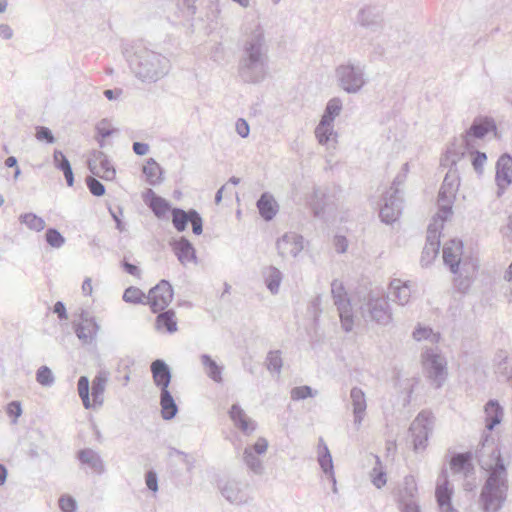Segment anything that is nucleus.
Instances as JSON below:
<instances>
[{"label":"nucleus","instance_id":"obj_1","mask_svg":"<svg viewBox=\"0 0 512 512\" xmlns=\"http://www.w3.org/2000/svg\"><path fill=\"white\" fill-rule=\"evenodd\" d=\"M475 456L487 476L481 488L479 503L483 512H499L508 496V470L501 454L500 444L491 434L482 437Z\"/></svg>","mask_w":512,"mask_h":512},{"label":"nucleus","instance_id":"obj_2","mask_svg":"<svg viewBox=\"0 0 512 512\" xmlns=\"http://www.w3.org/2000/svg\"><path fill=\"white\" fill-rule=\"evenodd\" d=\"M265 42L264 30L257 24L243 45V53L238 63V74L243 82L257 84L266 78L268 56Z\"/></svg>","mask_w":512,"mask_h":512},{"label":"nucleus","instance_id":"obj_3","mask_svg":"<svg viewBox=\"0 0 512 512\" xmlns=\"http://www.w3.org/2000/svg\"><path fill=\"white\" fill-rule=\"evenodd\" d=\"M131 72L142 82L155 83L170 69V61L160 53L145 47H137L133 54L127 57Z\"/></svg>","mask_w":512,"mask_h":512},{"label":"nucleus","instance_id":"obj_4","mask_svg":"<svg viewBox=\"0 0 512 512\" xmlns=\"http://www.w3.org/2000/svg\"><path fill=\"white\" fill-rule=\"evenodd\" d=\"M405 180V172H399L394 178L390 189L383 194L379 217L385 224H393L402 213L404 201L399 186L402 185Z\"/></svg>","mask_w":512,"mask_h":512},{"label":"nucleus","instance_id":"obj_5","mask_svg":"<svg viewBox=\"0 0 512 512\" xmlns=\"http://www.w3.org/2000/svg\"><path fill=\"white\" fill-rule=\"evenodd\" d=\"M338 86L348 94L359 93L367 84L365 65L348 60L335 69Z\"/></svg>","mask_w":512,"mask_h":512},{"label":"nucleus","instance_id":"obj_6","mask_svg":"<svg viewBox=\"0 0 512 512\" xmlns=\"http://www.w3.org/2000/svg\"><path fill=\"white\" fill-rule=\"evenodd\" d=\"M464 154L459 153L454 149L448 148L444 157L441 158L440 164L443 167H448L443 182L438 192V198L456 200V194L460 187V175L457 169V163L460 161Z\"/></svg>","mask_w":512,"mask_h":512},{"label":"nucleus","instance_id":"obj_7","mask_svg":"<svg viewBox=\"0 0 512 512\" xmlns=\"http://www.w3.org/2000/svg\"><path fill=\"white\" fill-rule=\"evenodd\" d=\"M464 244L460 239H451L444 244L443 261L449 268L450 272L457 275L460 267L464 272L471 271L476 273L478 270V262L472 257H463Z\"/></svg>","mask_w":512,"mask_h":512},{"label":"nucleus","instance_id":"obj_8","mask_svg":"<svg viewBox=\"0 0 512 512\" xmlns=\"http://www.w3.org/2000/svg\"><path fill=\"white\" fill-rule=\"evenodd\" d=\"M434 419L432 412L422 410L410 424L408 432L411 435L415 452L426 449L429 436L433 431Z\"/></svg>","mask_w":512,"mask_h":512},{"label":"nucleus","instance_id":"obj_9","mask_svg":"<svg viewBox=\"0 0 512 512\" xmlns=\"http://www.w3.org/2000/svg\"><path fill=\"white\" fill-rule=\"evenodd\" d=\"M331 293L334 304L339 312L341 326L345 332H350L353 329L354 320L351 302L343 283L334 279L331 283Z\"/></svg>","mask_w":512,"mask_h":512},{"label":"nucleus","instance_id":"obj_10","mask_svg":"<svg viewBox=\"0 0 512 512\" xmlns=\"http://www.w3.org/2000/svg\"><path fill=\"white\" fill-rule=\"evenodd\" d=\"M174 289L168 280H160L152 287L147 295L148 304L152 313H158L165 310L172 302Z\"/></svg>","mask_w":512,"mask_h":512},{"label":"nucleus","instance_id":"obj_11","mask_svg":"<svg viewBox=\"0 0 512 512\" xmlns=\"http://www.w3.org/2000/svg\"><path fill=\"white\" fill-rule=\"evenodd\" d=\"M424 359L427 377L432 380L436 389L441 388L447 379L446 360L432 350L425 353Z\"/></svg>","mask_w":512,"mask_h":512},{"label":"nucleus","instance_id":"obj_12","mask_svg":"<svg viewBox=\"0 0 512 512\" xmlns=\"http://www.w3.org/2000/svg\"><path fill=\"white\" fill-rule=\"evenodd\" d=\"M91 156L87 161L90 172L103 180H113L116 176V170L108 156L100 150H93Z\"/></svg>","mask_w":512,"mask_h":512},{"label":"nucleus","instance_id":"obj_13","mask_svg":"<svg viewBox=\"0 0 512 512\" xmlns=\"http://www.w3.org/2000/svg\"><path fill=\"white\" fill-rule=\"evenodd\" d=\"M490 132H493L494 136L496 138L499 137L495 120L489 116H477L473 120L469 129L466 131V134H465V137L463 140L466 149H469V145H470L468 137H473L476 139H483Z\"/></svg>","mask_w":512,"mask_h":512},{"label":"nucleus","instance_id":"obj_14","mask_svg":"<svg viewBox=\"0 0 512 512\" xmlns=\"http://www.w3.org/2000/svg\"><path fill=\"white\" fill-rule=\"evenodd\" d=\"M366 307L371 320L378 325L387 326L391 323L392 312L386 298H373L369 296Z\"/></svg>","mask_w":512,"mask_h":512},{"label":"nucleus","instance_id":"obj_15","mask_svg":"<svg viewBox=\"0 0 512 512\" xmlns=\"http://www.w3.org/2000/svg\"><path fill=\"white\" fill-rule=\"evenodd\" d=\"M303 236L296 233H285L276 242V248L279 256L282 258L290 255L297 257L303 250Z\"/></svg>","mask_w":512,"mask_h":512},{"label":"nucleus","instance_id":"obj_16","mask_svg":"<svg viewBox=\"0 0 512 512\" xmlns=\"http://www.w3.org/2000/svg\"><path fill=\"white\" fill-rule=\"evenodd\" d=\"M217 487L221 495L231 504H243L247 501L246 494L240 487V483L234 479H218Z\"/></svg>","mask_w":512,"mask_h":512},{"label":"nucleus","instance_id":"obj_17","mask_svg":"<svg viewBox=\"0 0 512 512\" xmlns=\"http://www.w3.org/2000/svg\"><path fill=\"white\" fill-rule=\"evenodd\" d=\"M81 322L75 325L76 336L85 344L91 343L99 330L95 317L89 316L88 312L82 310Z\"/></svg>","mask_w":512,"mask_h":512},{"label":"nucleus","instance_id":"obj_18","mask_svg":"<svg viewBox=\"0 0 512 512\" xmlns=\"http://www.w3.org/2000/svg\"><path fill=\"white\" fill-rule=\"evenodd\" d=\"M150 370L155 386L159 390L169 389L172 379L170 366L163 359H156L151 363Z\"/></svg>","mask_w":512,"mask_h":512},{"label":"nucleus","instance_id":"obj_19","mask_svg":"<svg viewBox=\"0 0 512 512\" xmlns=\"http://www.w3.org/2000/svg\"><path fill=\"white\" fill-rule=\"evenodd\" d=\"M174 254L182 265L189 262L197 263L196 249L193 244L184 236L170 243Z\"/></svg>","mask_w":512,"mask_h":512},{"label":"nucleus","instance_id":"obj_20","mask_svg":"<svg viewBox=\"0 0 512 512\" xmlns=\"http://www.w3.org/2000/svg\"><path fill=\"white\" fill-rule=\"evenodd\" d=\"M229 417L243 434L251 435L257 428L256 421L249 418L239 404H233L229 410Z\"/></svg>","mask_w":512,"mask_h":512},{"label":"nucleus","instance_id":"obj_21","mask_svg":"<svg viewBox=\"0 0 512 512\" xmlns=\"http://www.w3.org/2000/svg\"><path fill=\"white\" fill-rule=\"evenodd\" d=\"M143 201L159 219L164 218L167 212L173 209L168 200L157 195L152 189H147L143 193Z\"/></svg>","mask_w":512,"mask_h":512},{"label":"nucleus","instance_id":"obj_22","mask_svg":"<svg viewBox=\"0 0 512 512\" xmlns=\"http://www.w3.org/2000/svg\"><path fill=\"white\" fill-rule=\"evenodd\" d=\"M76 458L82 465L89 467L94 473L102 475L106 469L100 454L91 448H83L76 453Z\"/></svg>","mask_w":512,"mask_h":512},{"label":"nucleus","instance_id":"obj_23","mask_svg":"<svg viewBox=\"0 0 512 512\" xmlns=\"http://www.w3.org/2000/svg\"><path fill=\"white\" fill-rule=\"evenodd\" d=\"M472 452L454 453L449 461L450 468L454 474L462 473L469 477L474 473Z\"/></svg>","mask_w":512,"mask_h":512},{"label":"nucleus","instance_id":"obj_24","mask_svg":"<svg viewBox=\"0 0 512 512\" xmlns=\"http://www.w3.org/2000/svg\"><path fill=\"white\" fill-rule=\"evenodd\" d=\"M453 488L450 487L447 469L443 467L438 476L435 498L438 507L452 503Z\"/></svg>","mask_w":512,"mask_h":512},{"label":"nucleus","instance_id":"obj_25","mask_svg":"<svg viewBox=\"0 0 512 512\" xmlns=\"http://www.w3.org/2000/svg\"><path fill=\"white\" fill-rule=\"evenodd\" d=\"M261 218L267 222L274 219L279 210V205L274 196L269 192H263L256 202Z\"/></svg>","mask_w":512,"mask_h":512},{"label":"nucleus","instance_id":"obj_26","mask_svg":"<svg viewBox=\"0 0 512 512\" xmlns=\"http://www.w3.org/2000/svg\"><path fill=\"white\" fill-rule=\"evenodd\" d=\"M485 428L493 431L494 428L502 422L504 411L499 401L490 399L484 406Z\"/></svg>","mask_w":512,"mask_h":512},{"label":"nucleus","instance_id":"obj_27","mask_svg":"<svg viewBox=\"0 0 512 512\" xmlns=\"http://www.w3.org/2000/svg\"><path fill=\"white\" fill-rule=\"evenodd\" d=\"M418 492L417 483L412 475H407L403 480V487L400 488L395 496L397 505L406 503H415Z\"/></svg>","mask_w":512,"mask_h":512},{"label":"nucleus","instance_id":"obj_28","mask_svg":"<svg viewBox=\"0 0 512 512\" xmlns=\"http://www.w3.org/2000/svg\"><path fill=\"white\" fill-rule=\"evenodd\" d=\"M350 398L353 405L354 424L361 425L365 411H366V398L363 390L359 387H353L350 391Z\"/></svg>","mask_w":512,"mask_h":512},{"label":"nucleus","instance_id":"obj_29","mask_svg":"<svg viewBox=\"0 0 512 512\" xmlns=\"http://www.w3.org/2000/svg\"><path fill=\"white\" fill-rule=\"evenodd\" d=\"M161 416L164 420H172L177 415L179 408L169 389L160 390Z\"/></svg>","mask_w":512,"mask_h":512},{"label":"nucleus","instance_id":"obj_30","mask_svg":"<svg viewBox=\"0 0 512 512\" xmlns=\"http://www.w3.org/2000/svg\"><path fill=\"white\" fill-rule=\"evenodd\" d=\"M495 169V182H512V155L502 154L496 162Z\"/></svg>","mask_w":512,"mask_h":512},{"label":"nucleus","instance_id":"obj_31","mask_svg":"<svg viewBox=\"0 0 512 512\" xmlns=\"http://www.w3.org/2000/svg\"><path fill=\"white\" fill-rule=\"evenodd\" d=\"M266 288L275 295L279 292L280 284L283 280L282 272L275 266H268L262 272Z\"/></svg>","mask_w":512,"mask_h":512},{"label":"nucleus","instance_id":"obj_32","mask_svg":"<svg viewBox=\"0 0 512 512\" xmlns=\"http://www.w3.org/2000/svg\"><path fill=\"white\" fill-rule=\"evenodd\" d=\"M158 330H166L169 334L177 331V321L175 318V311L173 309H165L158 312L155 321Z\"/></svg>","mask_w":512,"mask_h":512},{"label":"nucleus","instance_id":"obj_33","mask_svg":"<svg viewBox=\"0 0 512 512\" xmlns=\"http://www.w3.org/2000/svg\"><path fill=\"white\" fill-rule=\"evenodd\" d=\"M142 173L146 177V182L152 186L158 185L163 181V170L154 158H148L146 164L142 167Z\"/></svg>","mask_w":512,"mask_h":512},{"label":"nucleus","instance_id":"obj_34","mask_svg":"<svg viewBox=\"0 0 512 512\" xmlns=\"http://www.w3.org/2000/svg\"><path fill=\"white\" fill-rule=\"evenodd\" d=\"M343 104L342 100L338 97L330 99L325 107L324 113L321 116V121L324 125H333L335 118L340 114Z\"/></svg>","mask_w":512,"mask_h":512},{"label":"nucleus","instance_id":"obj_35","mask_svg":"<svg viewBox=\"0 0 512 512\" xmlns=\"http://www.w3.org/2000/svg\"><path fill=\"white\" fill-rule=\"evenodd\" d=\"M318 463L323 473L331 479L334 491H336V478L334 475L333 460L327 445L324 443L323 452H321L318 457Z\"/></svg>","mask_w":512,"mask_h":512},{"label":"nucleus","instance_id":"obj_36","mask_svg":"<svg viewBox=\"0 0 512 512\" xmlns=\"http://www.w3.org/2000/svg\"><path fill=\"white\" fill-rule=\"evenodd\" d=\"M357 21L361 26L368 28L380 25L381 19L375 8L367 6L360 9Z\"/></svg>","mask_w":512,"mask_h":512},{"label":"nucleus","instance_id":"obj_37","mask_svg":"<svg viewBox=\"0 0 512 512\" xmlns=\"http://www.w3.org/2000/svg\"><path fill=\"white\" fill-rule=\"evenodd\" d=\"M201 363L204 366L206 374L210 379H212L216 383H221L223 381V367L218 365L216 361L211 358L210 355L202 354Z\"/></svg>","mask_w":512,"mask_h":512},{"label":"nucleus","instance_id":"obj_38","mask_svg":"<svg viewBox=\"0 0 512 512\" xmlns=\"http://www.w3.org/2000/svg\"><path fill=\"white\" fill-rule=\"evenodd\" d=\"M107 377L101 373L97 374L92 380L91 395L95 405L103 404V393Z\"/></svg>","mask_w":512,"mask_h":512},{"label":"nucleus","instance_id":"obj_39","mask_svg":"<svg viewBox=\"0 0 512 512\" xmlns=\"http://www.w3.org/2000/svg\"><path fill=\"white\" fill-rule=\"evenodd\" d=\"M391 290L392 295L400 305H405L408 303L411 296V291L407 284H400V280H393L391 282Z\"/></svg>","mask_w":512,"mask_h":512},{"label":"nucleus","instance_id":"obj_40","mask_svg":"<svg viewBox=\"0 0 512 512\" xmlns=\"http://www.w3.org/2000/svg\"><path fill=\"white\" fill-rule=\"evenodd\" d=\"M171 214L174 228L178 232L185 231L190 219L189 210L185 211L182 208L176 207L171 210Z\"/></svg>","mask_w":512,"mask_h":512},{"label":"nucleus","instance_id":"obj_41","mask_svg":"<svg viewBox=\"0 0 512 512\" xmlns=\"http://www.w3.org/2000/svg\"><path fill=\"white\" fill-rule=\"evenodd\" d=\"M19 221L25 224L30 230L40 232L45 228V221L43 218L37 216L35 213L29 212L19 216Z\"/></svg>","mask_w":512,"mask_h":512},{"label":"nucleus","instance_id":"obj_42","mask_svg":"<svg viewBox=\"0 0 512 512\" xmlns=\"http://www.w3.org/2000/svg\"><path fill=\"white\" fill-rule=\"evenodd\" d=\"M475 273H472L471 271L464 272L462 270V267H460V270L457 275H454V287L458 292L465 293L468 291V289L471 286L472 283V276Z\"/></svg>","mask_w":512,"mask_h":512},{"label":"nucleus","instance_id":"obj_43","mask_svg":"<svg viewBox=\"0 0 512 512\" xmlns=\"http://www.w3.org/2000/svg\"><path fill=\"white\" fill-rule=\"evenodd\" d=\"M147 298L143 291L135 286H130L124 290L122 299L126 303L131 304H145L144 299Z\"/></svg>","mask_w":512,"mask_h":512},{"label":"nucleus","instance_id":"obj_44","mask_svg":"<svg viewBox=\"0 0 512 512\" xmlns=\"http://www.w3.org/2000/svg\"><path fill=\"white\" fill-rule=\"evenodd\" d=\"M243 460L247 467L255 474L263 472V465L261 460L251 451V448L246 447L243 453Z\"/></svg>","mask_w":512,"mask_h":512},{"label":"nucleus","instance_id":"obj_45","mask_svg":"<svg viewBox=\"0 0 512 512\" xmlns=\"http://www.w3.org/2000/svg\"><path fill=\"white\" fill-rule=\"evenodd\" d=\"M265 364L268 371L279 374L283 365L281 352L279 350L269 351L266 356Z\"/></svg>","mask_w":512,"mask_h":512},{"label":"nucleus","instance_id":"obj_46","mask_svg":"<svg viewBox=\"0 0 512 512\" xmlns=\"http://www.w3.org/2000/svg\"><path fill=\"white\" fill-rule=\"evenodd\" d=\"M337 137V133L333 129V125H324L323 121L320 120L319 124L315 128V136L321 145L327 144L331 136Z\"/></svg>","mask_w":512,"mask_h":512},{"label":"nucleus","instance_id":"obj_47","mask_svg":"<svg viewBox=\"0 0 512 512\" xmlns=\"http://www.w3.org/2000/svg\"><path fill=\"white\" fill-rule=\"evenodd\" d=\"M78 394L86 409L92 407L89 396V379L87 376H80L77 383Z\"/></svg>","mask_w":512,"mask_h":512},{"label":"nucleus","instance_id":"obj_48","mask_svg":"<svg viewBox=\"0 0 512 512\" xmlns=\"http://www.w3.org/2000/svg\"><path fill=\"white\" fill-rule=\"evenodd\" d=\"M317 394L318 391L312 389L308 385L296 386L290 391V397L293 401H300L308 397H315Z\"/></svg>","mask_w":512,"mask_h":512},{"label":"nucleus","instance_id":"obj_49","mask_svg":"<svg viewBox=\"0 0 512 512\" xmlns=\"http://www.w3.org/2000/svg\"><path fill=\"white\" fill-rule=\"evenodd\" d=\"M107 209H108V212H109L111 218L115 222V228L119 232L126 231L127 225L122 219L123 218V208L120 205H116V206L108 205Z\"/></svg>","mask_w":512,"mask_h":512},{"label":"nucleus","instance_id":"obj_50","mask_svg":"<svg viewBox=\"0 0 512 512\" xmlns=\"http://www.w3.org/2000/svg\"><path fill=\"white\" fill-rule=\"evenodd\" d=\"M36 381L45 387H50L55 382V377L48 366H41L36 371Z\"/></svg>","mask_w":512,"mask_h":512},{"label":"nucleus","instance_id":"obj_51","mask_svg":"<svg viewBox=\"0 0 512 512\" xmlns=\"http://www.w3.org/2000/svg\"><path fill=\"white\" fill-rule=\"evenodd\" d=\"M45 240L53 248H60L65 243L64 236L56 228H48L45 232Z\"/></svg>","mask_w":512,"mask_h":512},{"label":"nucleus","instance_id":"obj_52","mask_svg":"<svg viewBox=\"0 0 512 512\" xmlns=\"http://www.w3.org/2000/svg\"><path fill=\"white\" fill-rule=\"evenodd\" d=\"M455 201L451 199H440L437 197V205H438V217L444 222L447 221L448 218L453 213V204Z\"/></svg>","mask_w":512,"mask_h":512},{"label":"nucleus","instance_id":"obj_53","mask_svg":"<svg viewBox=\"0 0 512 512\" xmlns=\"http://www.w3.org/2000/svg\"><path fill=\"white\" fill-rule=\"evenodd\" d=\"M441 230L435 223H430L427 228L426 243L432 247L440 249Z\"/></svg>","mask_w":512,"mask_h":512},{"label":"nucleus","instance_id":"obj_54","mask_svg":"<svg viewBox=\"0 0 512 512\" xmlns=\"http://www.w3.org/2000/svg\"><path fill=\"white\" fill-rule=\"evenodd\" d=\"M85 183L93 196L101 197L105 195L106 188L102 182L96 179L93 176H87L85 178Z\"/></svg>","mask_w":512,"mask_h":512},{"label":"nucleus","instance_id":"obj_55","mask_svg":"<svg viewBox=\"0 0 512 512\" xmlns=\"http://www.w3.org/2000/svg\"><path fill=\"white\" fill-rule=\"evenodd\" d=\"M439 250L440 249H437L428 244H425V246L422 250L421 258H420V263H421L422 267L429 266L434 261L436 256L438 255Z\"/></svg>","mask_w":512,"mask_h":512},{"label":"nucleus","instance_id":"obj_56","mask_svg":"<svg viewBox=\"0 0 512 512\" xmlns=\"http://www.w3.org/2000/svg\"><path fill=\"white\" fill-rule=\"evenodd\" d=\"M35 137L38 141L46 144H53L56 141L52 131L46 126H36Z\"/></svg>","mask_w":512,"mask_h":512},{"label":"nucleus","instance_id":"obj_57","mask_svg":"<svg viewBox=\"0 0 512 512\" xmlns=\"http://www.w3.org/2000/svg\"><path fill=\"white\" fill-rule=\"evenodd\" d=\"M471 163L475 170V172L479 175L483 173V166L485 162L487 161V155L485 152H481L479 150H474L471 153Z\"/></svg>","mask_w":512,"mask_h":512},{"label":"nucleus","instance_id":"obj_58","mask_svg":"<svg viewBox=\"0 0 512 512\" xmlns=\"http://www.w3.org/2000/svg\"><path fill=\"white\" fill-rule=\"evenodd\" d=\"M189 222L192 225V232L195 235H201L203 232V219L199 212L195 209H189Z\"/></svg>","mask_w":512,"mask_h":512},{"label":"nucleus","instance_id":"obj_59","mask_svg":"<svg viewBox=\"0 0 512 512\" xmlns=\"http://www.w3.org/2000/svg\"><path fill=\"white\" fill-rule=\"evenodd\" d=\"M110 121L106 118L100 120L96 126V134L102 138H107L116 133L118 130L115 128H109Z\"/></svg>","mask_w":512,"mask_h":512},{"label":"nucleus","instance_id":"obj_60","mask_svg":"<svg viewBox=\"0 0 512 512\" xmlns=\"http://www.w3.org/2000/svg\"><path fill=\"white\" fill-rule=\"evenodd\" d=\"M58 504H59V508L62 512H76V509H77L76 500L68 494L62 495L59 498Z\"/></svg>","mask_w":512,"mask_h":512},{"label":"nucleus","instance_id":"obj_61","mask_svg":"<svg viewBox=\"0 0 512 512\" xmlns=\"http://www.w3.org/2000/svg\"><path fill=\"white\" fill-rule=\"evenodd\" d=\"M53 164L56 169L62 171L64 169H67L71 167L70 161L65 156V154L60 150H54L53 153Z\"/></svg>","mask_w":512,"mask_h":512},{"label":"nucleus","instance_id":"obj_62","mask_svg":"<svg viewBox=\"0 0 512 512\" xmlns=\"http://www.w3.org/2000/svg\"><path fill=\"white\" fill-rule=\"evenodd\" d=\"M174 455H178L182 457L183 463L186 465L188 471H191L194 468L195 460L190 458L189 455L181 450H178L174 447H169V456L172 457Z\"/></svg>","mask_w":512,"mask_h":512},{"label":"nucleus","instance_id":"obj_63","mask_svg":"<svg viewBox=\"0 0 512 512\" xmlns=\"http://www.w3.org/2000/svg\"><path fill=\"white\" fill-rule=\"evenodd\" d=\"M145 483L150 491L154 493L158 491V475L155 470L150 469L145 473Z\"/></svg>","mask_w":512,"mask_h":512},{"label":"nucleus","instance_id":"obj_64","mask_svg":"<svg viewBox=\"0 0 512 512\" xmlns=\"http://www.w3.org/2000/svg\"><path fill=\"white\" fill-rule=\"evenodd\" d=\"M432 334V329L430 327H423L420 324L413 331V338L416 341L426 340Z\"/></svg>","mask_w":512,"mask_h":512}]
</instances>
